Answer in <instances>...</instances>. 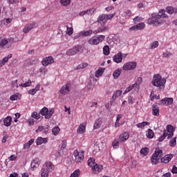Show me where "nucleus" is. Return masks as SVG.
I'll return each instance as SVG.
<instances>
[{"instance_id": "obj_20", "label": "nucleus", "mask_w": 177, "mask_h": 177, "mask_svg": "<svg viewBox=\"0 0 177 177\" xmlns=\"http://www.w3.org/2000/svg\"><path fill=\"white\" fill-rule=\"evenodd\" d=\"M129 139V133L128 132H124L122 134L120 135L119 136V140L120 142H127Z\"/></svg>"}, {"instance_id": "obj_7", "label": "nucleus", "mask_w": 177, "mask_h": 177, "mask_svg": "<svg viewBox=\"0 0 177 177\" xmlns=\"http://www.w3.org/2000/svg\"><path fill=\"white\" fill-rule=\"evenodd\" d=\"M73 156L77 164H80V162H82L84 161V151L79 152L78 150L75 149L73 151Z\"/></svg>"}, {"instance_id": "obj_6", "label": "nucleus", "mask_w": 177, "mask_h": 177, "mask_svg": "<svg viewBox=\"0 0 177 177\" xmlns=\"http://www.w3.org/2000/svg\"><path fill=\"white\" fill-rule=\"evenodd\" d=\"M53 113H55V110L53 109H48V108L45 106L40 111V114L41 115H44V118H46V120L51 118L52 115H53Z\"/></svg>"}, {"instance_id": "obj_3", "label": "nucleus", "mask_w": 177, "mask_h": 177, "mask_svg": "<svg viewBox=\"0 0 177 177\" xmlns=\"http://www.w3.org/2000/svg\"><path fill=\"white\" fill-rule=\"evenodd\" d=\"M88 167H91L93 172L94 174H99L103 169V166L102 165H98L95 161V158H91L87 161Z\"/></svg>"}, {"instance_id": "obj_59", "label": "nucleus", "mask_w": 177, "mask_h": 177, "mask_svg": "<svg viewBox=\"0 0 177 177\" xmlns=\"http://www.w3.org/2000/svg\"><path fill=\"white\" fill-rule=\"evenodd\" d=\"M8 3L11 5H15V3H19V0H8Z\"/></svg>"}, {"instance_id": "obj_46", "label": "nucleus", "mask_w": 177, "mask_h": 177, "mask_svg": "<svg viewBox=\"0 0 177 177\" xmlns=\"http://www.w3.org/2000/svg\"><path fill=\"white\" fill-rule=\"evenodd\" d=\"M120 145V141L118 140H114V141L112 142V146L113 149H118Z\"/></svg>"}, {"instance_id": "obj_27", "label": "nucleus", "mask_w": 177, "mask_h": 177, "mask_svg": "<svg viewBox=\"0 0 177 177\" xmlns=\"http://www.w3.org/2000/svg\"><path fill=\"white\" fill-rule=\"evenodd\" d=\"M102 121H103V119L102 118H98L96 119L94 125H93V129H99L100 127L102 126Z\"/></svg>"}, {"instance_id": "obj_40", "label": "nucleus", "mask_w": 177, "mask_h": 177, "mask_svg": "<svg viewBox=\"0 0 177 177\" xmlns=\"http://www.w3.org/2000/svg\"><path fill=\"white\" fill-rule=\"evenodd\" d=\"M46 168L48 169H55V165H53V163L50 161H48L45 162Z\"/></svg>"}, {"instance_id": "obj_19", "label": "nucleus", "mask_w": 177, "mask_h": 177, "mask_svg": "<svg viewBox=\"0 0 177 177\" xmlns=\"http://www.w3.org/2000/svg\"><path fill=\"white\" fill-rule=\"evenodd\" d=\"M37 146H41L43 143H48V138L38 137L35 141Z\"/></svg>"}, {"instance_id": "obj_31", "label": "nucleus", "mask_w": 177, "mask_h": 177, "mask_svg": "<svg viewBox=\"0 0 177 177\" xmlns=\"http://www.w3.org/2000/svg\"><path fill=\"white\" fill-rule=\"evenodd\" d=\"M20 99H21V95L19 93L10 97V100H11V102H15V100H20Z\"/></svg>"}, {"instance_id": "obj_9", "label": "nucleus", "mask_w": 177, "mask_h": 177, "mask_svg": "<svg viewBox=\"0 0 177 177\" xmlns=\"http://www.w3.org/2000/svg\"><path fill=\"white\" fill-rule=\"evenodd\" d=\"M53 63H55V59H53V57H46L43 58L41 61V64L44 66V67H48L49 64H53Z\"/></svg>"}, {"instance_id": "obj_39", "label": "nucleus", "mask_w": 177, "mask_h": 177, "mask_svg": "<svg viewBox=\"0 0 177 177\" xmlns=\"http://www.w3.org/2000/svg\"><path fill=\"white\" fill-rule=\"evenodd\" d=\"M146 125H150V123L149 122H142L141 123H138L136 124L137 128H144L146 127Z\"/></svg>"}, {"instance_id": "obj_12", "label": "nucleus", "mask_w": 177, "mask_h": 177, "mask_svg": "<svg viewBox=\"0 0 177 177\" xmlns=\"http://www.w3.org/2000/svg\"><path fill=\"white\" fill-rule=\"evenodd\" d=\"M70 86H71L70 84L64 85L60 89L59 93H61V95H68V93H70Z\"/></svg>"}, {"instance_id": "obj_56", "label": "nucleus", "mask_w": 177, "mask_h": 177, "mask_svg": "<svg viewBox=\"0 0 177 177\" xmlns=\"http://www.w3.org/2000/svg\"><path fill=\"white\" fill-rule=\"evenodd\" d=\"M115 16V14H111V15H105V17L106 19V21L107 20H111V19Z\"/></svg>"}, {"instance_id": "obj_36", "label": "nucleus", "mask_w": 177, "mask_h": 177, "mask_svg": "<svg viewBox=\"0 0 177 177\" xmlns=\"http://www.w3.org/2000/svg\"><path fill=\"white\" fill-rule=\"evenodd\" d=\"M104 55L109 56L110 55V47L109 46H104L103 48Z\"/></svg>"}, {"instance_id": "obj_50", "label": "nucleus", "mask_w": 177, "mask_h": 177, "mask_svg": "<svg viewBox=\"0 0 177 177\" xmlns=\"http://www.w3.org/2000/svg\"><path fill=\"white\" fill-rule=\"evenodd\" d=\"M85 67H88L87 63H82L77 66V70H81L82 68H85Z\"/></svg>"}, {"instance_id": "obj_42", "label": "nucleus", "mask_w": 177, "mask_h": 177, "mask_svg": "<svg viewBox=\"0 0 177 177\" xmlns=\"http://www.w3.org/2000/svg\"><path fill=\"white\" fill-rule=\"evenodd\" d=\"M156 48H158V41H157L152 42L149 49H156Z\"/></svg>"}, {"instance_id": "obj_53", "label": "nucleus", "mask_w": 177, "mask_h": 177, "mask_svg": "<svg viewBox=\"0 0 177 177\" xmlns=\"http://www.w3.org/2000/svg\"><path fill=\"white\" fill-rule=\"evenodd\" d=\"M28 125H30V127L34 125V124H35V120H34L32 118H29L28 120Z\"/></svg>"}, {"instance_id": "obj_4", "label": "nucleus", "mask_w": 177, "mask_h": 177, "mask_svg": "<svg viewBox=\"0 0 177 177\" xmlns=\"http://www.w3.org/2000/svg\"><path fill=\"white\" fill-rule=\"evenodd\" d=\"M162 157V150L160 149H156L154 153L151 157V162L152 165H158V164H160V160H161Z\"/></svg>"}, {"instance_id": "obj_63", "label": "nucleus", "mask_w": 177, "mask_h": 177, "mask_svg": "<svg viewBox=\"0 0 177 177\" xmlns=\"http://www.w3.org/2000/svg\"><path fill=\"white\" fill-rule=\"evenodd\" d=\"M16 158H17V156H16V155H15V154L11 155V156L9 157L10 161H15V160H16Z\"/></svg>"}, {"instance_id": "obj_44", "label": "nucleus", "mask_w": 177, "mask_h": 177, "mask_svg": "<svg viewBox=\"0 0 177 177\" xmlns=\"http://www.w3.org/2000/svg\"><path fill=\"white\" fill-rule=\"evenodd\" d=\"M59 132H60V128L59 127H55L52 129V133L55 136H56Z\"/></svg>"}, {"instance_id": "obj_25", "label": "nucleus", "mask_w": 177, "mask_h": 177, "mask_svg": "<svg viewBox=\"0 0 177 177\" xmlns=\"http://www.w3.org/2000/svg\"><path fill=\"white\" fill-rule=\"evenodd\" d=\"M109 30L108 26H102L98 28L97 30L93 31V34H100L102 32H104V31H107Z\"/></svg>"}, {"instance_id": "obj_32", "label": "nucleus", "mask_w": 177, "mask_h": 177, "mask_svg": "<svg viewBox=\"0 0 177 177\" xmlns=\"http://www.w3.org/2000/svg\"><path fill=\"white\" fill-rule=\"evenodd\" d=\"M104 73V68L100 67L98 70L95 71V75L96 78H99L100 75H102Z\"/></svg>"}, {"instance_id": "obj_54", "label": "nucleus", "mask_w": 177, "mask_h": 177, "mask_svg": "<svg viewBox=\"0 0 177 177\" xmlns=\"http://www.w3.org/2000/svg\"><path fill=\"white\" fill-rule=\"evenodd\" d=\"M137 165H138V162L136 160L131 161V168H136Z\"/></svg>"}, {"instance_id": "obj_14", "label": "nucleus", "mask_w": 177, "mask_h": 177, "mask_svg": "<svg viewBox=\"0 0 177 177\" xmlns=\"http://www.w3.org/2000/svg\"><path fill=\"white\" fill-rule=\"evenodd\" d=\"M113 60L115 63H117L118 64L120 63H122V53L119 51L118 54L113 56Z\"/></svg>"}, {"instance_id": "obj_30", "label": "nucleus", "mask_w": 177, "mask_h": 177, "mask_svg": "<svg viewBox=\"0 0 177 177\" xmlns=\"http://www.w3.org/2000/svg\"><path fill=\"white\" fill-rule=\"evenodd\" d=\"M3 123L5 127H10L12 124V117L7 116L6 118H4Z\"/></svg>"}, {"instance_id": "obj_1", "label": "nucleus", "mask_w": 177, "mask_h": 177, "mask_svg": "<svg viewBox=\"0 0 177 177\" xmlns=\"http://www.w3.org/2000/svg\"><path fill=\"white\" fill-rule=\"evenodd\" d=\"M168 15L165 14V10H160L158 13H153L151 17L149 18L147 20L148 24H153V26H160L162 22L161 19H167Z\"/></svg>"}, {"instance_id": "obj_37", "label": "nucleus", "mask_w": 177, "mask_h": 177, "mask_svg": "<svg viewBox=\"0 0 177 177\" xmlns=\"http://www.w3.org/2000/svg\"><path fill=\"white\" fill-rule=\"evenodd\" d=\"M149 151H150V149L149 148L145 147L140 150V153L142 154L143 156H147Z\"/></svg>"}, {"instance_id": "obj_2", "label": "nucleus", "mask_w": 177, "mask_h": 177, "mask_svg": "<svg viewBox=\"0 0 177 177\" xmlns=\"http://www.w3.org/2000/svg\"><path fill=\"white\" fill-rule=\"evenodd\" d=\"M151 83L153 86H156L159 89H164L165 88V84H167V80L162 78L160 74H155Z\"/></svg>"}, {"instance_id": "obj_5", "label": "nucleus", "mask_w": 177, "mask_h": 177, "mask_svg": "<svg viewBox=\"0 0 177 177\" xmlns=\"http://www.w3.org/2000/svg\"><path fill=\"white\" fill-rule=\"evenodd\" d=\"M104 38H106V36L103 35L93 36L88 39V43L89 45H99V44L104 41Z\"/></svg>"}, {"instance_id": "obj_22", "label": "nucleus", "mask_w": 177, "mask_h": 177, "mask_svg": "<svg viewBox=\"0 0 177 177\" xmlns=\"http://www.w3.org/2000/svg\"><path fill=\"white\" fill-rule=\"evenodd\" d=\"M97 23H99L100 24H106V23H107V19L106 18V15L102 14V15H100L97 19Z\"/></svg>"}, {"instance_id": "obj_33", "label": "nucleus", "mask_w": 177, "mask_h": 177, "mask_svg": "<svg viewBox=\"0 0 177 177\" xmlns=\"http://www.w3.org/2000/svg\"><path fill=\"white\" fill-rule=\"evenodd\" d=\"M48 176H49V170H48V169H46V168H42L40 177H48Z\"/></svg>"}, {"instance_id": "obj_61", "label": "nucleus", "mask_w": 177, "mask_h": 177, "mask_svg": "<svg viewBox=\"0 0 177 177\" xmlns=\"http://www.w3.org/2000/svg\"><path fill=\"white\" fill-rule=\"evenodd\" d=\"M154 97H156V95L154 94V91H152L150 95V100H151V102L154 100Z\"/></svg>"}, {"instance_id": "obj_62", "label": "nucleus", "mask_w": 177, "mask_h": 177, "mask_svg": "<svg viewBox=\"0 0 177 177\" xmlns=\"http://www.w3.org/2000/svg\"><path fill=\"white\" fill-rule=\"evenodd\" d=\"M44 126H39L38 129L35 131V132L37 133H38V132H42V131H44Z\"/></svg>"}, {"instance_id": "obj_38", "label": "nucleus", "mask_w": 177, "mask_h": 177, "mask_svg": "<svg viewBox=\"0 0 177 177\" xmlns=\"http://www.w3.org/2000/svg\"><path fill=\"white\" fill-rule=\"evenodd\" d=\"M31 117L35 120H39V118H41V113H38L37 112L35 111L32 113Z\"/></svg>"}, {"instance_id": "obj_60", "label": "nucleus", "mask_w": 177, "mask_h": 177, "mask_svg": "<svg viewBox=\"0 0 177 177\" xmlns=\"http://www.w3.org/2000/svg\"><path fill=\"white\" fill-rule=\"evenodd\" d=\"M166 136H168L163 132L162 136L159 138V142H162L165 139Z\"/></svg>"}, {"instance_id": "obj_15", "label": "nucleus", "mask_w": 177, "mask_h": 177, "mask_svg": "<svg viewBox=\"0 0 177 177\" xmlns=\"http://www.w3.org/2000/svg\"><path fill=\"white\" fill-rule=\"evenodd\" d=\"M172 103H174V98L172 97H165L160 101V104H162L163 106H169L170 104H172Z\"/></svg>"}, {"instance_id": "obj_17", "label": "nucleus", "mask_w": 177, "mask_h": 177, "mask_svg": "<svg viewBox=\"0 0 177 177\" xmlns=\"http://www.w3.org/2000/svg\"><path fill=\"white\" fill-rule=\"evenodd\" d=\"M174 155L172 154H167L165 155L163 158H160V162H163L164 164H168L171 160H172Z\"/></svg>"}, {"instance_id": "obj_18", "label": "nucleus", "mask_w": 177, "mask_h": 177, "mask_svg": "<svg viewBox=\"0 0 177 177\" xmlns=\"http://www.w3.org/2000/svg\"><path fill=\"white\" fill-rule=\"evenodd\" d=\"M34 26H35V23L28 24L26 25L23 29V32H24V34L30 32V31H31L32 29L34 28Z\"/></svg>"}, {"instance_id": "obj_26", "label": "nucleus", "mask_w": 177, "mask_h": 177, "mask_svg": "<svg viewBox=\"0 0 177 177\" xmlns=\"http://www.w3.org/2000/svg\"><path fill=\"white\" fill-rule=\"evenodd\" d=\"M9 59H12V54H8L7 57H4L2 60L0 61V67H3L8 62H9Z\"/></svg>"}, {"instance_id": "obj_57", "label": "nucleus", "mask_w": 177, "mask_h": 177, "mask_svg": "<svg viewBox=\"0 0 177 177\" xmlns=\"http://www.w3.org/2000/svg\"><path fill=\"white\" fill-rule=\"evenodd\" d=\"M28 93L29 95H35L37 93V89L36 88H33V89H30L28 91Z\"/></svg>"}, {"instance_id": "obj_23", "label": "nucleus", "mask_w": 177, "mask_h": 177, "mask_svg": "<svg viewBox=\"0 0 177 177\" xmlns=\"http://www.w3.org/2000/svg\"><path fill=\"white\" fill-rule=\"evenodd\" d=\"M39 164H41V162L39 161V158H36L33 159L32 161L31 162L32 169H34L35 168H38V167H39Z\"/></svg>"}, {"instance_id": "obj_48", "label": "nucleus", "mask_w": 177, "mask_h": 177, "mask_svg": "<svg viewBox=\"0 0 177 177\" xmlns=\"http://www.w3.org/2000/svg\"><path fill=\"white\" fill-rule=\"evenodd\" d=\"M8 40L6 39H3L1 41H0V48H3L5 45H7Z\"/></svg>"}, {"instance_id": "obj_43", "label": "nucleus", "mask_w": 177, "mask_h": 177, "mask_svg": "<svg viewBox=\"0 0 177 177\" xmlns=\"http://www.w3.org/2000/svg\"><path fill=\"white\" fill-rule=\"evenodd\" d=\"M169 146L171 147H175L176 146V137L173 138L170 141H169Z\"/></svg>"}, {"instance_id": "obj_21", "label": "nucleus", "mask_w": 177, "mask_h": 177, "mask_svg": "<svg viewBox=\"0 0 177 177\" xmlns=\"http://www.w3.org/2000/svg\"><path fill=\"white\" fill-rule=\"evenodd\" d=\"M152 114L153 115H155L156 117H158V115H160V107H158V105L156 104H153V105H152Z\"/></svg>"}, {"instance_id": "obj_64", "label": "nucleus", "mask_w": 177, "mask_h": 177, "mask_svg": "<svg viewBox=\"0 0 177 177\" xmlns=\"http://www.w3.org/2000/svg\"><path fill=\"white\" fill-rule=\"evenodd\" d=\"M172 174H177V167L176 165L173 166V168L171 169Z\"/></svg>"}, {"instance_id": "obj_45", "label": "nucleus", "mask_w": 177, "mask_h": 177, "mask_svg": "<svg viewBox=\"0 0 177 177\" xmlns=\"http://www.w3.org/2000/svg\"><path fill=\"white\" fill-rule=\"evenodd\" d=\"M66 34L68 35H73V34H74V29L73 28V27H67L66 28Z\"/></svg>"}, {"instance_id": "obj_49", "label": "nucleus", "mask_w": 177, "mask_h": 177, "mask_svg": "<svg viewBox=\"0 0 177 177\" xmlns=\"http://www.w3.org/2000/svg\"><path fill=\"white\" fill-rule=\"evenodd\" d=\"M30 85H31V81L29 80L26 83L20 84L19 86H22V88H27L28 86H30Z\"/></svg>"}, {"instance_id": "obj_29", "label": "nucleus", "mask_w": 177, "mask_h": 177, "mask_svg": "<svg viewBox=\"0 0 177 177\" xmlns=\"http://www.w3.org/2000/svg\"><path fill=\"white\" fill-rule=\"evenodd\" d=\"M121 95H122V91L117 90L113 94L112 99L111 100V102H115V99H117V97H118L119 96H121Z\"/></svg>"}, {"instance_id": "obj_35", "label": "nucleus", "mask_w": 177, "mask_h": 177, "mask_svg": "<svg viewBox=\"0 0 177 177\" xmlns=\"http://www.w3.org/2000/svg\"><path fill=\"white\" fill-rule=\"evenodd\" d=\"M120 75H121V69H116L113 73V76L115 80H117Z\"/></svg>"}, {"instance_id": "obj_47", "label": "nucleus", "mask_w": 177, "mask_h": 177, "mask_svg": "<svg viewBox=\"0 0 177 177\" xmlns=\"http://www.w3.org/2000/svg\"><path fill=\"white\" fill-rule=\"evenodd\" d=\"M80 169H77L71 175L70 177H78L80 176Z\"/></svg>"}, {"instance_id": "obj_16", "label": "nucleus", "mask_w": 177, "mask_h": 177, "mask_svg": "<svg viewBox=\"0 0 177 177\" xmlns=\"http://www.w3.org/2000/svg\"><path fill=\"white\" fill-rule=\"evenodd\" d=\"M93 34V31L92 30H88L87 31H82L79 33L78 35L75 37V39L80 38V35L82 37H89V35H92Z\"/></svg>"}, {"instance_id": "obj_58", "label": "nucleus", "mask_w": 177, "mask_h": 177, "mask_svg": "<svg viewBox=\"0 0 177 177\" xmlns=\"http://www.w3.org/2000/svg\"><path fill=\"white\" fill-rule=\"evenodd\" d=\"M11 85L13 86V88H19V84H17V80L12 81Z\"/></svg>"}, {"instance_id": "obj_41", "label": "nucleus", "mask_w": 177, "mask_h": 177, "mask_svg": "<svg viewBox=\"0 0 177 177\" xmlns=\"http://www.w3.org/2000/svg\"><path fill=\"white\" fill-rule=\"evenodd\" d=\"M59 3L62 6H68L71 3V0H60Z\"/></svg>"}, {"instance_id": "obj_52", "label": "nucleus", "mask_w": 177, "mask_h": 177, "mask_svg": "<svg viewBox=\"0 0 177 177\" xmlns=\"http://www.w3.org/2000/svg\"><path fill=\"white\" fill-rule=\"evenodd\" d=\"M39 73H41V74H46V73H48V69L45 68L44 67H41L39 69Z\"/></svg>"}, {"instance_id": "obj_11", "label": "nucleus", "mask_w": 177, "mask_h": 177, "mask_svg": "<svg viewBox=\"0 0 177 177\" xmlns=\"http://www.w3.org/2000/svg\"><path fill=\"white\" fill-rule=\"evenodd\" d=\"M77 53H80V46H75L66 51L68 56H73V55H77Z\"/></svg>"}, {"instance_id": "obj_34", "label": "nucleus", "mask_w": 177, "mask_h": 177, "mask_svg": "<svg viewBox=\"0 0 177 177\" xmlns=\"http://www.w3.org/2000/svg\"><path fill=\"white\" fill-rule=\"evenodd\" d=\"M147 138H148V139H153L154 138V131L151 129H148L147 131Z\"/></svg>"}, {"instance_id": "obj_8", "label": "nucleus", "mask_w": 177, "mask_h": 177, "mask_svg": "<svg viewBox=\"0 0 177 177\" xmlns=\"http://www.w3.org/2000/svg\"><path fill=\"white\" fill-rule=\"evenodd\" d=\"M136 62H129L123 65L122 70L124 71H130L131 70H135L137 66Z\"/></svg>"}, {"instance_id": "obj_55", "label": "nucleus", "mask_w": 177, "mask_h": 177, "mask_svg": "<svg viewBox=\"0 0 177 177\" xmlns=\"http://www.w3.org/2000/svg\"><path fill=\"white\" fill-rule=\"evenodd\" d=\"M66 147H67V141L63 140L62 147H61V150H64V149H66Z\"/></svg>"}, {"instance_id": "obj_28", "label": "nucleus", "mask_w": 177, "mask_h": 177, "mask_svg": "<svg viewBox=\"0 0 177 177\" xmlns=\"http://www.w3.org/2000/svg\"><path fill=\"white\" fill-rule=\"evenodd\" d=\"M166 12L169 15H176L177 8H174L172 6H169V7L166 8Z\"/></svg>"}, {"instance_id": "obj_51", "label": "nucleus", "mask_w": 177, "mask_h": 177, "mask_svg": "<svg viewBox=\"0 0 177 177\" xmlns=\"http://www.w3.org/2000/svg\"><path fill=\"white\" fill-rule=\"evenodd\" d=\"M138 26V30H143V28H145V27H146V24H145V23L141 22L138 24H137Z\"/></svg>"}, {"instance_id": "obj_24", "label": "nucleus", "mask_w": 177, "mask_h": 177, "mask_svg": "<svg viewBox=\"0 0 177 177\" xmlns=\"http://www.w3.org/2000/svg\"><path fill=\"white\" fill-rule=\"evenodd\" d=\"M85 129H86V122L80 124L77 128V133H84L85 132Z\"/></svg>"}, {"instance_id": "obj_10", "label": "nucleus", "mask_w": 177, "mask_h": 177, "mask_svg": "<svg viewBox=\"0 0 177 177\" xmlns=\"http://www.w3.org/2000/svg\"><path fill=\"white\" fill-rule=\"evenodd\" d=\"M163 132L167 136V139H171L174 136V127L171 124H168Z\"/></svg>"}, {"instance_id": "obj_13", "label": "nucleus", "mask_w": 177, "mask_h": 177, "mask_svg": "<svg viewBox=\"0 0 177 177\" xmlns=\"http://www.w3.org/2000/svg\"><path fill=\"white\" fill-rule=\"evenodd\" d=\"M95 11H96V8H92L88 10H86L80 12L79 15L84 16V15H87L88 16H92L93 15V13H95Z\"/></svg>"}]
</instances>
